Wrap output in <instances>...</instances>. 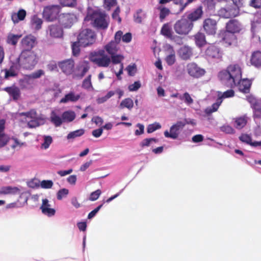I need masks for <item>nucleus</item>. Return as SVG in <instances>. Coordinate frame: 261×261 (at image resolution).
<instances>
[{"mask_svg":"<svg viewBox=\"0 0 261 261\" xmlns=\"http://www.w3.org/2000/svg\"><path fill=\"white\" fill-rule=\"evenodd\" d=\"M18 117H21L22 121H25L30 127L33 128L38 126L40 124L41 120L38 118L36 112L31 110L26 113H20Z\"/></svg>","mask_w":261,"mask_h":261,"instance_id":"7","label":"nucleus"},{"mask_svg":"<svg viewBox=\"0 0 261 261\" xmlns=\"http://www.w3.org/2000/svg\"><path fill=\"white\" fill-rule=\"evenodd\" d=\"M89 68V64L88 61H81L77 66V70L79 71L78 75H79L81 78L83 77L88 72Z\"/></svg>","mask_w":261,"mask_h":261,"instance_id":"31","label":"nucleus"},{"mask_svg":"<svg viewBox=\"0 0 261 261\" xmlns=\"http://www.w3.org/2000/svg\"><path fill=\"white\" fill-rule=\"evenodd\" d=\"M89 59L99 67H107L112 61L114 64H119L124 59V57L121 54H114L111 57L106 54L103 49L91 53L89 55Z\"/></svg>","mask_w":261,"mask_h":261,"instance_id":"1","label":"nucleus"},{"mask_svg":"<svg viewBox=\"0 0 261 261\" xmlns=\"http://www.w3.org/2000/svg\"><path fill=\"white\" fill-rule=\"evenodd\" d=\"M46 32L53 38H61L63 35L62 29L59 25L56 24L49 25Z\"/></svg>","mask_w":261,"mask_h":261,"instance_id":"18","label":"nucleus"},{"mask_svg":"<svg viewBox=\"0 0 261 261\" xmlns=\"http://www.w3.org/2000/svg\"><path fill=\"white\" fill-rule=\"evenodd\" d=\"M77 39L81 46L86 47L92 44L95 42L96 35L92 30L84 29L80 32Z\"/></svg>","mask_w":261,"mask_h":261,"instance_id":"6","label":"nucleus"},{"mask_svg":"<svg viewBox=\"0 0 261 261\" xmlns=\"http://www.w3.org/2000/svg\"><path fill=\"white\" fill-rule=\"evenodd\" d=\"M133 106L134 102L133 100L130 98H127L122 100L120 103L119 108L120 109H123L126 108L129 110H130L133 108Z\"/></svg>","mask_w":261,"mask_h":261,"instance_id":"44","label":"nucleus"},{"mask_svg":"<svg viewBox=\"0 0 261 261\" xmlns=\"http://www.w3.org/2000/svg\"><path fill=\"white\" fill-rule=\"evenodd\" d=\"M251 85V81L248 79L240 80L237 83V85L238 87L239 90L243 93H248L250 90V88Z\"/></svg>","mask_w":261,"mask_h":261,"instance_id":"27","label":"nucleus"},{"mask_svg":"<svg viewBox=\"0 0 261 261\" xmlns=\"http://www.w3.org/2000/svg\"><path fill=\"white\" fill-rule=\"evenodd\" d=\"M81 45L78 42H74L72 45V53L74 56H77L80 53V49L79 46Z\"/></svg>","mask_w":261,"mask_h":261,"instance_id":"63","label":"nucleus"},{"mask_svg":"<svg viewBox=\"0 0 261 261\" xmlns=\"http://www.w3.org/2000/svg\"><path fill=\"white\" fill-rule=\"evenodd\" d=\"M161 34L167 38L176 42L177 44H179L182 43L181 38L174 34L170 25L168 23L164 24L162 27Z\"/></svg>","mask_w":261,"mask_h":261,"instance_id":"13","label":"nucleus"},{"mask_svg":"<svg viewBox=\"0 0 261 261\" xmlns=\"http://www.w3.org/2000/svg\"><path fill=\"white\" fill-rule=\"evenodd\" d=\"M220 37L227 46L234 45L237 42V38L234 34L228 31L222 32Z\"/></svg>","mask_w":261,"mask_h":261,"instance_id":"16","label":"nucleus"},{"mask_svg":"<svg viewBox=\"0 0 261 261\" xmlns=\"http://www.w3.org/2000/svg\"><path fill=\"white\" fill-rule=\"evenodd\" d=\"M115 94V92L114 91H110L104 96L98 97L96 99V102L98 104L103 103L107 101L109 98H110L113 95H114Z\"/></svg>","mask_w":261,"mask_h":261,"instance_id":"47","label":"nucleus"},{"mask_svg":"<svg viewBox=\"0 0 261 261\" xmlns=\"http://www.w3.org/2000/svg\"><path fill=\"white\" fill-rule=\"evenodd\" d=\"M50 120L51 122L56 127L61 126L63 123L62 116L60 117L55 111L51 112L50 116Z\"/></svg>","mask_w":261,"mask_h":261,"instance_id":"34","label":"nucleus"},{"mask_svg":"<svg viewBox=\"0 0 261 261\" xmlns=\"http://www.w3.org/2000/svg\"><path fill=\"white\" fill-rule=\"evenodd\" d=\"M145 17V13L141 9L137 10L134 15V21L138 23H141Z\"/></svg>","mask_w":261,"mask_h":261,"instance_id":"45","label":"nucleus"},{"mask_svg":"<svg viewBox=\"0 0 261 261\" xmlns=\"http://www.w3.org/2000/svg\"><path fill=\"white\" fill-rule=\"evenodd\" d=\"M205 54L206 56L211 58H219L221 57L219 48L213 44L207 47Z\"/></svg>","mask_w":261,"mask_h":261,"instance_id":"24","label":"nucleus"},{"mask_svg":"<svg viewBox=\"0 0 261 261\" xmlns=\"http://www.w3.org/2000/svg\"><path fill=\"white\" fill-rule=\"evenodd\" d=\"M261 24V20H258L256 17H255L251 23V31L252 32H254L256 29H258L259 24Z\"/></svg>","mask_w":261,"mask_h":261,"instance_id":"61","label":"nucleus"},{"mask_svg":"<svg viewBox=\"0 0 261 261\" xmlns=\"http://www.w3.org/2000/svg\"><path fill=\"white\" fill-rule=\"evenodd\" d=\"M126 70L129 75L133 76L136 72V66L135 64L129 65L127 67Z\"/></svg>","mask_w":261,"mask_h":261,"instance_id":"64","label":"nucleus"},{"mask_svg":"<svg viewBox=\"0 0 261 261\" xmlns=\"http://www.w3.org/2000/svg\"><path fill=\"white\" fill-rule=\"evenodd\" d=\"M60 4L62 6L74 7L76 4V0H60Z\"/></svg>","mask_w":261,"mask_h":261,"instance_id":"55","label":"nucleus"},{"mask_svg":"<svg viewBox=\"0 0 261 261\" xmlns=\"http://www.w3.org/2000/svg\"><path fill=\"white\" fill-rule=\"evenodd\" d=\"M243 29L242 24L236 19L229 21L226 24V31L233 34L239 33Z\"/></svg>","mask_w":261,"mask_h":261,"instance_id":"19","label":"nucleus"},{"mask_svg":"<svg viewBox=\"0 0 261 261\" xmlns=\"http://www.w3.org/2000/svg\"><path fill=\"white\" fill-rule=\"evenodd\" d=\"M101 194V192L100 190H97L93 192L90 195L89 200L91 201H95L97 200Z\"/></svg>","mask_w":261,"mask_h":261,"instance_id":"62","label":"nucleus"},{"mask_svg":"<svg viewBox=\"0 0 261 261\" xmlns=\"http://www.w3.org/2000/svg\"><path fill=\"white\" fill-rule=\"evenodd\" d=\"M42 204L40 206L42 213L48 217H52L55 215L56 210L50 207L48 199L45 198L42 199Z\"/></svg>","mask_w":261,"mask_h":261,"instance_id":"20","label":"nucleus"},{"mask_svg":"<svg viewBox=\"0 0 261 261\" xmlns=\"http://www.w3.org/2000/svg\"><path fill=\"white\" fill-rule=\"evenodd\" d=\"M4 90L6 91L14 100H17L20 97V90L16 86L6 87L4 89Z\"/></svg>","mask_w":261,"mask_h":261,"instance_id":"32","label":"nucleus"},{"mask_svg":"<svg viewBox=\"0 0 261 261\" xmlns=\"http://www.w3.org/2000/svg\"><path fill=\"white\" fill-rule=\"evenodd\" d=\"M203 27L207 34L215 35L217 31V22L211 18H207L203 21Z\"/></svg>","mask_w":261,"mask_h":261,"instance_id":"15","label":"nucleus"},{"mask_svg":"<svg viewBox=\"0 0 261 261\" xmlns=\"http://www.w3.org/2000/svg\"><path fill=\"white\" fill-rule=\"evenodd\" d=\"M11 147L13 149H18L25 145L24 143L21 142L16 138H12L10 139Z\"/></svg>","mask_w":261,"mask_h":261,"instance_id":"48","label":"nucleus"},{"mask_svg":"<svg viewBox=\"0 0 261 261\" xmlns=\"http://www.w3.org/2000/svg\"><path fill=\"white\" fill-rule=\"evenodd\" d=\"M34 84V80L30 75L24 76L20 80V85L23 88H29L32 87Z\"/></svg>","mask_w":261,"mask_h":261,"instance_id":"37","label":"nucleus"},{"mask_svg":"<svg viewBox=\"0 0 261 261\" xmlns=\"http://www.w3.org/2000/svg\"><path fill=\"white\" fill-rule=\"evenodd\" d=\"M5 120L0 119V148L5 146L10 141V138L8 135L4 133Z\"/></svg>","mask_w":261,"mask_h":261,"instance_id":"23","label":"nucleus"},{"mask_svg":"<svg viewBox=\"0 0 261 261\" xmlns=\"http://www.w3.org/2000/svg\"><path fill=\"white\" fill-rule=\"evenodd\" d=\"M53 142V138L50 136H43L42 142L41 144L40 147L42 149L46 150L48 149L50 145Z\"/></svg>","mask_w":261,"mask_h":261,"instance_id":"43","label":"nucleus"},{"mask_svg":"<svg viewBox=\"0 0 261 261\" xmlns=\"http://www.w3.org/2000/svg\"><path fill=\"white\" fill-rule=\"evenodd\" d=\"M203 14L201 7H198L189 13L187 16V19L192 22L200 19Z\"/></svg>","mask_w":261,"mask_h":261,"instance_id":"28","label":"nucleus"},{"mask_svg":"<svg viewBox=\"0 0 261 261\" xmlns=\"http://www.w3.org/2000/svg\"><path fill=\"white\" fill-rule=\"evenodd\" d=\"M219 77L228 86L233 87L241 79V68L238 64L230 65L226 70L219 73Z\"/></svg>","mask_w":261,"mask_h":261,"instance_id":"2","label":"nucleus"},{"mask_svg":"<svg viewBox=\"0 0 261 261\" xmlns=\"http://www.w3.org/2000/svg\"><path fill=\"white\" fill-rule=\"evenodd\" d=\"M84 133V130L83 129H77L75 131L70 132L67 136L68 140L74 139V138L80 137Z\"/></svg>","mask_w":261,"mask_h":261,"instance_id":"51","label":"nucleus"},{"mask_svg":"<svg viewBox=\"0 0 261 261\" xmlns=\"http://www.w3.org/2000/svg\"><path fill=\"white\" fill-rule=\"evenodd\" d=\"M186 125V122L182 121H178L173 124L170 128V132L165 130L164 135L166 138H170L173 139H177L180 134V131Z\"/></svg>","mask_w":261,"mask_h":261,"instance_id":"11","label":"nucleus"},{"mask_svg":"<svg viewBox=\"0 0 261 261\" xmlns=\"http://www.w3.org/2000/svg\"><path fill=\"white\" fill-rule=\"evenodd\" d=\"M84 20H91V24L94 27L105 30L109 26L110 18L105 12L100 10L89 9Z\"/></svg>","mask_w":261,"mask_h":261,"instance_id":"3","label":"nucleus"},{"mask_svg":"<svg viewBox=\"0 0 261 261\" xmlns=\"http://www.w3.org/2000/svg\"><path fill=\"white\" fill-rule=\"evenodd\" d=\"M158 140L155 138H147L144 139L140 143V146L142 147L149 146L153 143L157 142Z\"/></svg>","mask_w":261,"mask_h":261,"instance_id":"53","label":"nucleus"},{"mask_svg":"<svg viewBox=\"0 0 261 261\" xmlns=\"http://www.w3.org/2000/svg\"><path fill=\"white\" fill-rule=\"evenodd\" d=\"M36 43V39L32 35L25 36L21 41V45L23 49H31L35 46Z\"/></svg>","mask_w":261,"mask_h":261,"instance_id":"17","label":"nucleus"},{"mask_svg":"<svg viewBox=\"0 0 261 261\" xmlns=\"http://www.w3.org/2000/svg\"><path fill=\"white\" fill-rule=\"evenodd\" d=\"M186 70L190 76L194 78H199L205 73L204 69L200 68L194 62L189 63L187 65Z\"/></svg>","mask_w":261,"mask_h":261,"instance_id":"12","label":"nucleus"},{"mask_svg":"<svg viewBox=\"0 0 261 261\" xmlns=\"http://www.w3.org/2000/svg\"><path fill=\"white\" fill-rule=\"evenodd\" d=\"M160 10V18L163 20L170 13V10L166 8L160 7L158 8Z\"/></svg>","mask_w":261,"mask_h":261,"instance_id":"54","label":"nucleus"},{"mask_svg":"<svg viewBox=\"0 0 261 261\" xmlns=\"http://www.w3.org/2000/svg\"><path fill=\"white\" fill-rule=\"evenodd\" d=\"M193 28V23L184 17L176 21L173 25L175 32L179 35L189 34Z\"/></svg>","mask_w":261,"mask_h":261,"instance_id":"5","label":"nucleus"},{"mask_svg":"<svg viewBox=\"0 0 261 261\" xmlns=\"http://www.w3.org/2000/svg\"><path fill=\"white\" fill-rule=\"evenodd\" d=\"M62 115L63 122L67 123L72 121L76 117L75 112L71 110L65 111Z\"/></svg>","mask_w":261,"mask_h":261,"instance_id":"38","label":"nucleus"},{"mask_svg":"<svg viewBox=\"0 0 261 261\" xmlns=\"http://www.w3.org/2000/svg\"><path fill=\"white\" fill-rule=\"evenodd\" d=\"M196 44L199 47H201L206 44L205 37L204 34L198 32L194 36Z\"/></svg>","mask_w":261,"mask_h":261,"instance_id":"41","label":"nucleus"},{"mask_svg":"<svg viewBox=\"0 0 261 261\" xmlns=\"http://www.w3.org/2000/svg\"><path fill=\"white\" fill-rule=\"evenodd\" d=\"M179 56L183 60L189 59L192 56V50L191 47L185 45L180 48L178 51Z\"/></svg>","mask_w":261,"mask_h":261,"instance_id":"29","label":"nucleus"},{"mask_svg":"<svg viewBox=\"0 0 261 261\" xmlns=\"http://www.w3.org/2000/svg\"><path fill=\"white\" fill-rule=\"evenodd\" d=\"M39 60V57L35 51L23 49L16 61L20 67L27 69H32L38 63Z\"/></svg>","mask_w":261,"mask_h":261,"instance_id":"4","label":"nucleus"},{"mask_svg":"<svg viewBox=\"0 0 261 261\" xmlns=\"http://www.w3.org/2000/svg\"><path fill=\"white\" fill-rule=\"evenodd\" d=\"M58 66L64 73L70 75L73 72L74 62L71 59L65 60L59 62Z\"/></svg>","mask_w":261,"mask_h":261,"instance_id":"14","label":"nucleus"},{"mask_svg":"<svg viewBox=\"0 0 261 261\" xmlns=\"http://www.w3.org/2000/svg\"><path fill=\"white\" fill-rule=\"evenodd\" d=\"M82 87L89 91H93L94 90L91 83V75H89L83 81Z\"/></svg>","mask_w":261,"mask_h":261,"instance_id":"46","label":"nucleus"},{"mask_svg":"<svg viewBox=\"0 0 261 261\" xmlns=\"http://www.w3.org/2000/svg\"><path fill=\"white\" fill-rule=\"evenodd\" d=\"M221 130L227 134H234V129L230 125H224L221 127Z\"/></svg>","mask_w":261,"mask_h":261,"instance_id":"60","label":"nucleus"},{"mask_svg":"<svg viewBox=\"0 0 261 261\" xmlns=\"http://www.w3.org/2000/svg\"><path fill=\"white\" fill-rule=\"evenodd\" d=\"M17 194H20L21 195L23 194L21 188L12 186H5L0 188V195H15Z\"/></svg>","mask_w":261,"mask_h":261,"instance_id":"22","label":"nucleus"},{"mask_svg":"<svg viewBox=\"0 0 261 261\" xmlns=\"http://www.w3.org/2000/svg\"><path fill=\"white\" fill-rule=\"evenodd\" d=\"M246 99L250 103L252 108L259 105L256 99L252 95H247Z\"/></svg>","mask_w":261,"mask_h":261,"instance_id":"56","label":"nucleus"},{"mask_svg":"<svg viewBox=\"0 0 261 261\" xmlns=\"http://www.w3.org/2000/svg\"><path fill=\"white\" fill-rule=\"evenodd\" d=\"M170 54L167 56L166 61L169 65H173L175 61V53L173 48L170 46Z\"/></svg>","mask_w":261,"mask_h":261,"instance_id":"50","label":"nucleus"},{"mask_svg":"<svg viewBox=\"0 0 261 261\" xmlns=\"http://www.w3.org/2000/svg\"><path fill=\"white\" fill-rule=\"evenodd\" d=\"M20 67V66L16 61L15 62H13L9 69H6L4 71L5 72V77L9 79V77L16 76L17 71Z\"/></svg>","mask_w":261,"mask_h":261,"instance_id":"26","label":"nucleus"},{"mask_svg":"<svg viewBox=\"0 0 261 261\" xmlns=\"http://www.w3.org/2000/svg\"><path fill=\"white\" fill-rule=\"evenodd\" d=\"M122 32L117 31L114 36V40H112L104 46L105 51H106L110 56L116 54L119 50L118 44L121 41Z\"/></svg>","mask_w":261,"mask_h":261,"instance_id":"9","label":"nucleus"},{"mask_svg":"<svg viewBox=\"0 0 261 261\" xmlns=\"http://www.w3.org/2000/svg\"><path fill=\"white\" fill-rule=\"evenodd\" d=\"M80 98L81 95L79 94L75 93L73 91H70L60 100V103L75 102L78 101Z\"/></svg>","mask_w":261,"mask_h":261,"instance_id":"25","label":"nucleus"},{"mask_svg":"<svg viewBox=\"0 0 261 261\" xmlns=\"http://www.w3.org/2000/svg\"><path fill=\"white\" fill-rule=\"evenodd\" d=\"M60 20L65 28H69L76 21V17L72 14H63L60 15Z\"/></svg>","mask_w":261,"mask_h":261,"instance_id":"21","label":"nucleus"},{"mask_svg":"<svg viewBox=\"0 0 261 261\" xmlns=\"http://www.w3.org/2000/svg\"><path fill=\"white\" fill-rule=\"evenodd\" d=\"M61 11L59 5H51L45 7L43 12V17L48 21L56 20Z\"/></svg>","mask_w":261,"mask_h":261,"instance_id":"10","label":"nucleus"},{"mask_svg":"<svg viewBox=\"0 0 261 261\" xmlns=\"http://www.w3.org/2000/svg\"><path fill=\"white\" fill-rule=\"evenodd\" d=\"M42 20L41 18L34 15L31 18V25L32 29L38 31L41 28Z\"/></svg>","mask_w":261,"mask_h":261,"instance_id":"40","label":"nucleus"},{"mask_svg":"<svg viewBox=\"0 0 261 261\" xmlns=\"http://www.w3.org/2000/svg\"><path fill=\"white\" fill-rule=\"evenodd\" d=\"M251 63L256 67L261 66V52H254L251 57Z\"/></svg>","mask_w":261,"mask_h":261,"instance_id":"42","label":"nucleus"},{"mask_svg":"<svg viewBox=\"0 0 261 261\" xmlns=\"http://www.w3.org/2000/svg\"><path fill=\"white\" fill-rule=\"evenodd\" d=\"M40 187L43 189H50L53 186V182L50 180H43L40 184Z\"/></svg>","mask_w":261,"mask_h":261,"instance_id":"59","label":"nucleus"},{"mask_svg":"<svg viewBox=\"0 0 261 261\" xmlns=\"http://www.w3.org/2000/svg\"><path fill=\"white\" fill-rule=\"evenodd\" d=\"M219 14L224 18H229L236 16L238 14V11L236 9L227 10L223 8L219 11Z\"/></svg>","mask_w":261,"mask_h":261,"instance_id":"36","label":"nucleus"},{"mask_svg":"<svg viewBox=\"0 0 261 261\" xmlns=\"http://www.w3.org/2000/svg\"><path fill=\"white\" fill-rule=\"evenodd\" d=\"M240 140L245 142L247 144H248L253 146H257L261 145V142H252V139L251 137L247 134H242L240 137Z\"/></svg>","mask_w":261,"mask_h":261,"instance_id":"39","label":"nucleus"},{"mask_svg":"<svg viewBox=\"0 0 261 261\" xmlns=\"http://www.w3.org/2000/svg\"><path fill=\"white\" fill-rule=\"evenodd\" d=\"M179 99L184 100L188 106H190L193 103V99L188 92H185L182 96H180Z\"/></svg>","mask_w":261,"mask_h":261,"instance_id":"52","label":"nucleus"},{"mask_svg":"<svg viewBox=\"0 0 261 261\" xmlns=\"http://www.w3.org/2000/svg\"><path fill=\"white\" fill-rule=\"evenodd\" d=\"M248 119L249 118L246 115L234 118L233 119L234 126L237 129H242L246 126Z\"/></svg>","mask_w":261,"mask_h":261,"instance_id":"30","label":"nucleus"},{"mask_svg":"<svg viewBox=\"0 0 261 261\" xmlns=\"http://www.w3.org/2000/svg\"><path fill=\"white\" fill-rule=\"evenodd\" d=\"M69 193V190L66 188L60 190L57 193V199L61 200L62 198L67 196Z\"/></svg>","mask_w":261,"mask_h":261,"instance_id":"58","label":"nucleus"},{"mask_svg":"<svg viewBox=\"0 0 261 261\" xmlns=\"http://www.w3.org/2000/svg\"><path fill=\"white\" fill-rule=\"evenodd\" d=\"M21 36L22 35L21 34H14L10 32L7 35L6 42L9 44L15 46L17 44Z\"/></svg>","mask_w":261,"mask_h":261,"instance_id":"35","label":"nucleus"},{"mask_svg":"<svg viewBox=\"0 0 261 261\" xmlns=\"http://www.w3.org/2000/svg\"><path fill=\"white\" fill-rule=\"evenodd\" d=\"M161 128V125L158 122H155L153 124H150L147 127V132L151 133L155 130Z\"/></svg>","mask_w":261,"mask_h":261,"instance_id":"57","label":"nucleus"},{"mask_svg":"<svg viewBox=\"0 0 261 261\" xmlns=\"http://www.w3.org/2000/svg\"><path fill=\"white\" fill-rule=\"evenodd\" d=\"M117 4L116 0H103V7L107 10H110L111 8Z\"/></svg>","mask_w":261,"mask_h":261,"instance_id":"49","label":"nucleus"},{"mask_svg":"<svg viewBox=\"0 0 261 261\" xmlns=\"http://www.w3.org/2000/svg\"><path fill=\"white\" fill-rule=\"evenodd\" d=\"M26 16V11L23 9L19 10L18 12H14L11 14V19L14 23L24 19Z\"/></svg>","mask_w":261,"mask_h":261,"instance_id":"33","label":"nucleus"},{"mask_svg":"<svg viewBox=\"0 0 261 261\" xmlns=\"http://www.w3.org/2000/svg\"><path fill=\"white\" fill-rule=\"evenodd\" d=\"M233 96L234 91L232 90H228L223 93L219 92L218 94V98L217 99V101L214 103L211 107L206 108L204 112L207 114H210L217 111L219 106L221 104L223 99L231 97Z\"/></svg>","mask_w":261,"mask_h":261,"instance_id":"8","label":"nucleus"}]
</instances>
